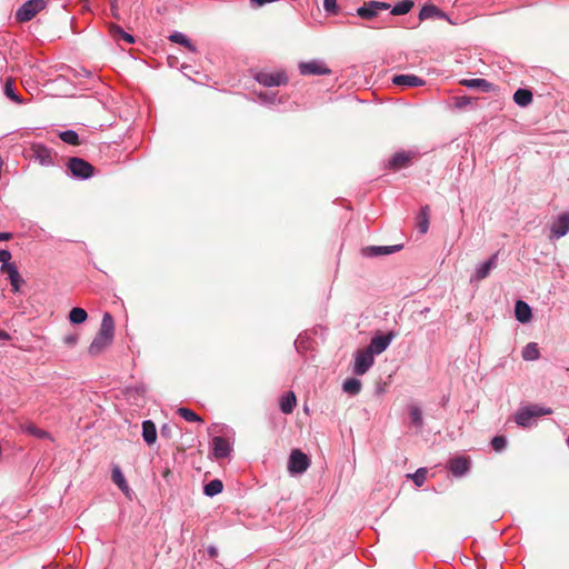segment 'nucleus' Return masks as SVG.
Instances as JSON below:
<instances>
[{
	"label": "nucleus",
	"instance_id": "nucleus-29",
	"mask_svg": "<svg viewBox=\"0 0 569 569\" xmlns=\"http://www.w3.org/2000/svg\"><path fill=\"white\" fill-rule=\"evenodd\" d=\"M68 318L71 323L80 325L87 320L88 313L84 309L76 307L70 310Z\"/></svg>",
	"mask_w": 569,
	"mask_h": 569
},
{
	"label": "nucleus",
	"instance_id": "nucleus-18",
	"mask_svg": "<svg viewBox=\"0 0 569 569\" xmlns=\"http://www.w3.org/2000/svg\"><path fill=\"white\" fill-rule=\"evenodd\" d=\"M112 342V339L96 335L94 339L92 340L91 345L88 348V352L91 356H98L100 355L110 343Z\"/></svg>",
	"mask_w": 569,
	"mask_h": 569
},
{
	"label": "nucleus",
	"instance_id": "nucleus-25",
	"mask_svg": "<svg viewBox=\"0 0 569 569\" xmlns=\"http://www.w3.org/2000/svg\"><path fill=\"white\" fill-rule=\"evenodd\" d=\"M515 102L520 107H527L532 101V92L527 89H518L513 94Z\"/></svg>",
	"mask_w": 569,
	"mask_h": 569
},
{
	"label": "nucleus",
	"instance_id": "nucleus-42",
	"mask_svg": "<svg viewBox=\"0 0 569 569\" xmlns=\"http://www.w3.org/2000/svg\"><path fill=\"white\" fill-rule=\"evenodd\" d=\"M491 446L496 451H501L506 447V439L502 436H496L491 440Z\"/></svg>",
	"mask_w": 569,
	"mask_h": 569
},
{
	"label": "nucleus",
	"instance_id": "nucleus-33",
	"mask_svg": "<svg viewBox=\"0 0 569 569\" xmlns=\"http://www.w3.org/2000/svg\"><path fill=\"white\" fill-rule=\"evenodd\" d=\"M402 248L401 244L390 247H369L367 250L373 256L390 254L399 251Z\"/></svg>",
	"mask_w": 569,
	"mask_h": 569
},
{
	"label": "nucleus",
	"instance_id": "nucleus-31",
	"mask_svg": "<svg viewBox=\"0 0 569 569\" xmlns=\"http://www.w3.org/2000/svg\"><path fill=\"white\" fill-rule=\"evenodd\" d=\"M413 6L415 3L412 0H402L393 6L391 13L393 16L407 14L413 8Z\"/></svg>",
	"mask_w": 569,
	"mask_h": 569
},
{
	"label": "nucleus",
	"instance_id": "nucleus-14",
	"mask_svg": "<svg viewBox=\"0 0 569 569\" xmlns=\"http://www.w3.org/2000/svg\"><path fill=\"white\" fill-rule=\"evenodd\" d=\"M497 261H498V252L492 254L488 259V261H486L479 268H477L471 280L480 281V280H483L485 278H487L489 276L490 271L497 267Z\"/></svg>",
	"mask_w": 569,
	"mask_h": 569
},
{
	"label": "nucleus",
	"instance_id": "nucleus-45",
	"mask_svg": "<svg viewBox=\"0 0 569 569\" xmlns=\"http://www.w3.org/2000/svg\"><path fill=\"white\" fill-rule=\"evenodd\" d=\"M173 428H174V426H171V425L162 426V428L160 430L161 437L170 438L172 436Z\"/></svg>",
	"mask_w": 569,
	"mask_h": 569
},
{
	"label": "nucleus",
	"instance_id": "nucleus-22",
	"mask_svg": "<svg viewBox=\"0 0 569 569\" xmlns=\"http://www.w3.org/2000/svg\"><path fill=\"white\" fill-rule=\"evenodd\" d=\"M296 405H297V398H296L295 392H292V391H288L286 395L282 396V398L280 400V409L286 415L292 413Z\"/></svg>",
	"mask_w": 569,
	"mask_h": 569
},
{
	"label": "nucleus",
	"instance_id": "nucleus-30",
	"mask_svg": "<svg viewBox=\"0 0 569 569\" xmlns=\"http://www.w3.org/2000/svg\"><path fill=\"white\" fill-rule=\"evenodd\" d=\"M169 40L186 47L191 52L197 51L196 46L192 44L191 41L187 38V36H184L183 33L176 32L169 37Z\"/></svg>",
	"mask_w": 569,
	"mask_h": 569
},
{
	"label": "nucleus",
	"instance_id": "nucleus-46",
	"mask_svg": "<svg viewBox=\"0 0 569 569\" xmlns=\"http://www.w3.org/2000/svg\"><path fill=\"white\" fill-rule=\"evenodd\" d=\"M11 259V253L8 250H0V262L2 266L10 264L9 260Z\"/></svg>",
	"mask_w": 569,
	"mask_h": 569
},
{
	"label": "nucleus",
	"instance_id": "nucleus-10",
	"mask_svg": "<svg viewBox=\"0 0 569 569\" xmlns=\"http://www.w3.org/2000/svg\"><path fill=\"white\" fill-rule=\"evenodd\" d=\"M299 70H300V73L305 74V76H307V74L320 76V74H329L331 72L330 69L327 68L325 63L317 61V60H312L309 62H301L299 64Z\"/></svg>",
	"mask_w": 569,
	"mask_h": 569
},
{
	"label": "nucleus",
	"instance_id": "nucleus-40",
	"mask_svg": "<svg viewBox=\"0 0 569 569\" xmlns=\"http://www.w3.org/2000/svg\"><path fill=\"white\" fill-rule=\"evenodd\" d=\"M408 477L413 480L416 486L421 487L427 478V469L419 468L413 475H408Z\"/></svg>",
	"mask_w": 569,
	"mask_h": 569
},
{
	"label": "nucleus",
	"instance_id": "nucleus-51",
	"mask_svg": "<svg viewBox=\"0 0 569 569\" xmlns=\"http://www.w3.org/2000/svg\"><path fill=\"white\" fill-rule=\"evenodd\" d=\"M430 309L429 308H426L422 312H429Z\"/></svg>",
	"mask_w": 569,
	"mask_h": 569
},
{
	"label": "nucleus",
	"instance_id": "nucleus-49",
	"mask_svg": "<svg viewBox=\"0 0 569 569\" xmlns=\"http://www.w3.org/2000/svg\"><path fill=\"white\" fill-rule=\"evenodd\" d=\"M171 475V470L169 468H166L163 471H162V477L164 479H168Z\"/></svg>",
	"mask_w": 569,
	"mask_h": 569
},
{
	"label": "nucleus",
	"instance_id": "nucleus-9",
	"mask_svg": "<svg viewBox=\"0 0 569 569\" xmlns=\"http://www.w3.org/2000/svg\"><path fill=\"white\" fill-rule=\"evenodd\" d=\"M29 152V158L34 159L41 166H50L53 163L51 150L43 144L33 143Z\"/></svg>",
	"mask_w": 569,
	"mask_h": 569
},
{
	"label": "nucleus",
	"instance_id": "nucleus-37",
	"mask_svg": "<svg viewBox=\"0 0 569 569\" xmlns=\"http://www.w3.org/2000/svg\"><path fill=\"white\" fill-rule=\"evenodd\" d=\"M59 137L63 142L71 146H79L81 143L78 133L73 130L63 131Z\"/></svg>",
	"mask_w": 569,
	"mask_h": 569
},
{
	"label": "nucleus",
	"instance_id": "nucleus-4",
	"mask_svg": "<svg viewBox=\"0 0 569 569\" xmlns=\"http://www.w3.org/2000/svg\"><path fill=\"white\" fill-rule=\"evenodd\" d=\"M68 169L74 177L81 179L90 178L94 173L93 166H91L88 161L77 157L69 159Z\"/></svg>",
	"mask_w": 569,
	"mask_h": 569
},
{
	"label": "nucleus",
	"instance_id": "nucleus-19",
	"mask_svg": "<svg viewBox=\"0 0 569 569\" xmlns=\"http://www.w3.org/2000/svg\"><path fill=\"white\" fill-rule=\"evenodd\" d=\"M213 443V455L216 458H224L227 457L230 451L231 447L230 443L222 437H214L212 440Z\"/></svg>",
	"mask_w": 569,
	"mask_h": 569
},
{
	"label": "nucleus",
	"instance_id": "nucleus-26",
	"mask_svg": "<svg viewBox=\"0 0 569 569\" xmlns=\"http://www.w3.org/2000/svg\"><path fill=\"white\" fill-rule=\"evenodd\" d=\"M110 33L116 39H123L127 43H133V36L127 33L120 26L111 23L109 26Z\"/></svg>",
	"mask_w": 569,
	"mask_h": 569
},
{
	"label": "nucleus",
	"instance_id": "nucleus-5",
	"mask_svg": "<svg viewBox=\"0 0 569 569\" xmlns=\"http://www.w3.org/2000/svg\"><path fill=\"white\" fill-rule=\"evenodd\" d=\"M373 353L367 348L357 350L355 355L353 372L358 376L365 375L373 365Z\"/></svg>",
	"mask_w": 569,
	"mask_h": 569
},
{
	"label": "nucleus",
	"instance_id": "nucleus-2",
	"mask_svg": "<svg viewBox=\"0 0 569 569\" xmlns=\"http://www.w3.org/2000/svg\"><path fill=\"white\" fill-rule=\"evenodd\" d=\"M44 7L46 2L43 0H29L17 10L16 19L19 22L30 21Z\"/></svg>",
	"mask_w": 569,
	"mask_h": 569
},
{
	"label": "nucleus",
	"instance_id": "nucleus-17",
	"mask_svg": "<svg viewBox=\"0 0 569 569\" xmlns=\"http://www.w3.org/2000/svg\"><path fill=\"white\" fill-rule=\"evenodd\" d=\"M569 231V212L559 216L558 220L551 227V233L556 238L563 237Z\"/></svg>",
	"mask_w": 569,
	"mask_h": 569
},
{
	"label": "nucleus",
	"instance_id": "nucleus-3",
	"mask_svg": "<svg viewBox=\"0 0 569 569\" xmlns=\"http://www.w3.org/2000/svg\"><path fill=\"white\" fill-rule=\"evenodd\" d=\"M310 466V459L300 449H293L288 461L290 473H303Z\"/></svg>",
	"mask_w": 569,
	"mask_h": 569
},
{
	"label": "nucleus",
	"instance_id": "nucleus-11",
	"mask_svg": "<svg viewBox=\"0 0 569 569\" xmlns=\"http://www.w3.org/2000/svg\"><path fill=\"white\" fill-rule=\"evenodd\" d=\"M1 271L8 274L12 291L18 292L21 286L24 284V280L19 273L17 267L14 264L1 266Z\"/></svg>",
	"mask_w": 569,
	"mask_h": 569
},
{
	"label": "nucleus",
	"instance_id": "nucleus-47",
	"mask_svg": "<svg viewBox=\"0 0 569 569\" xmlns=\"http://www.w3.org/2000/svg\"><path fill=\"white\" fill-rule=\"evenodd\" d=\"M12 238V233L10 232H0V240H10Z\"/></svg>",
	"mask_w": 569,
	"mask_h": 569
},
{
	"label": "nucleus",
	"instance_id": "nucleus-36",
	"mask_svg": "<svg viewBox=\"0 0 569 569\" xmlns=\"http://www.w3.org/2000/svg\"><path fill=\"white\" fill-rule=\"evenodd\" d=\"M22 430L31 436H34L37 438H49L51 439L50 435L42 430V429H39L37 426H34L33 423H28L26 426H22Z\"/></svg>",
	"mask_w": 569,
	"mask_h": 569
},
{
	"label": "nucleus",
	"instance_id": "nucleus-39",
	"mask_svg": "<svg viewBox=\"0 0 569 569\" xmlns=\"http://www.w3.org/2000/svg\"><path fill=\"white\" fill-rule=\"evenodd\" d=\"M178 413L189 422H201L202 418L192 410L181 407L178 409Z\"/></svg>",
	"mask_w": 569,
	"mask_h": 569
},
{
	"label": "nucleus",
	"instance_id": "nucleus-38",
	"mask_svg": "<svg viewBox=\"0 0 569 569\" xmlns=\"http://www.w3.org/2000/svg\"><path fill=\"white\" fill-rule=\"evenodd\" d=\"M409 415L411 422L416 427L421 428L423 423L421 409L418 406H410Z\"/></svg>",
	"mask_w": 569,
	"mask_h": 569
},
{
	"label": "nucleus",
	"instance_id": "nucleus-8",
	"mask_svg": "<svg viewBox=\"0 0 569 569\" xmlns=\"http://www.w3.org/2000/svg\"><path fill=\"white\" fill-rule=\"evenodd\" d=\"M416 153L412 151H398L396 152L388 162V168L392 171H398L402 168H407L411 164Z\"/></svg>",
	"mask_w": 569,
	"mask_h": 569
},
{
	"label": "nucleus",
	"instance_id": "nucleus-24",
	"mask_svg": "<svg viewBox=\"0 0 569 569\" xmlns=\"http://www.w3.org/2000/svg\"><path fill=\"white\" fill-rule=\"evenodd\" d=\"M111 478H112V481L119 487V489L127 496H129L130 493V488L120 470L119 467H114L112 469V475H111Z\"/></svg>",
	"mask_w": 569,
	"mask_h": 569
},
{
	"label": "nucleus",
	"instance_id": "nucleus-7",
	"mask_svg": "<svg viewBox=\"0 0 569 569\" xmlns=\"http://www.w3.org/2000/svg\"><path fill=\"white\" fill-rule=\"evenodd\" d=\"M256 80L263 84L264 87H274L286 84L288 82V77L284 72H258L256 74Z\"/></svg>",
	"mask_w": 569,
	"mask_h": 569
},
{
	"label": "nucleus",
	"instance_id": "nucleus-32",
	"mask_svg": "<svg viewBox=\"0 0 569 569\" xmlns=\"http://www.w3.org/2000/svg\"><path fill=\"white\" fill-rule=\"evenodd\" d=\"M223 489V483L219 479H213L209 483H207L203 488L204 495L209 497H213L218 493H220Z\"/></svg>",
	"mask_w": 569,
	"mask_h": 569
},
{
	"label": "nucleus",
	"instance_id": "nucleus-28",
	"mask_svg": "<svg viewBox=\"0 0 569 569\" xmlns=\"http://www.w3.org/2000/svg\"><path fill=\"white\" fill-rule=\"evenodd\" d=\"M461 84L468 88H478L483 92H488L492 84L485 79H467L462 80Z\"/></svg>",
	"mask_w": 569,
	"mask_h": 569
},
{
	"label": "nucleus",
	"instance_id": "nucleus-15",
	"mask_svg": "<svg viewBox=\"0 0 569 569\" xmlns=\"http://www.w3.org/2000/svg\"><path fill=\"white\" fill-rule=\"evenodd\" d=\"M392 82L402 87H421L425 80L415 74H397L392 78Z\"/></svg>",
	"mask_w": 569,
	"mask_h": 569
},
{
	"label": "nucleus",
	"instance_id": "nucleus-12",
	"mask_svg": "<svg viewBox=\"0 0 569 569\" xmlns=\"http://www.w3.org/2000/svg\"><path fill=\"white\" fill-rule=\"evenodd\" d=\"M448 468L453 476L461 477L469 470V459L462 456L451 458Z\"/></svg>",
	"mask_w": 569,
	"mask_h": 569
},
{
	"label": "nucleus",
	"instance_id": "nucleus-21",
	"mask_svg": "<svg viewBox=\"0 0 569 569\" xmlns=\"http://www.w3.org/2000/svg\"><path fill=\"white\" fill-rule=\"evenodd\" d=\"M515 313L518 321L525 323L531 319V309L525 301H517L515 307Z\"/></svg>",
	"mask_w": 569,
	"mask_h": 569
},
{
	"label": "nucleus",
	"instance_id": "nucleus-16",
	"mask_svg": "<svg viewBox=\"0 0 569 569\" xmlns=\"http://www.w3.org/2000/svg\"><path fill=\"white\" fill-rule=\"evenodd\" d=\"M431 18L449 20L447 14L442 10H440L437 6L425 4L419 12V19L421 21H423V20L431 19Z\"/></svg>",
	"mask_w": 569,
	"mask_h": 569
},
{
	"label": "nucleus",
	"instance_id": "nucleus-44",
	"mask_svg": "<svg viewBox=\"0 0 569 569\" xmlns=\"http://www.w3.org/2000/svg\"><path fill=\"white\" fill-rule=\"evenodd\" d=\"M62 341L68 347H73L78 342V335L77 333H69L62 337Z\"/></svg>",
	"mask_w": 569,
	"mask_h": 569
},
{
	"label": "nucleus",
	"instance_id": "nucleus-23",
	"mask_svg": "<svg viewBox=\"0 0 569 569\" xmlns=\"http://www.w3.org/2000/svg\"><path fill=\"white\" fill-rule=\"evenodd\" d=\"M142 437L148 445H152L156 442L157 429H156V425L152 421H150V420L143 421Z\"/></svg>",
	"mask_w": 569,
	"mask_h": 569
},
{
	"label": "nucleus",
	"instance_id": "nucleus-50",
	"mask_svg": "<svg viewBox=\"0 0 569 569\" xmlns=\"http://www.w3.org/2000/svg\"><path fill=\"white\" fill-rule=\"evenodd\" d=\"M208 552H209L210 557H212V558L218 555V551L214 547L209 548Z\"/></svg>",
	"mask_w": 569,
	"mask_h": 569
},
{
	"label": "nucleus",
	"instance_id": "nucleus-43",
	"mask_svg": "<svg viewBox=\"0 0 569 569\" xmlns=\"http://www.w3.org/2000/svg\"><path fill=\"white\" fill-rule=\"evenodd\" d=\"M323 8L329 13H338L337 0H323Z\"/></svg>",
	"mask_w": 569,
	"mask_h": 569
},
{
	"label": "nucleus",
	"instance_id": "nucleus-48",
	"mask_svg": "<svg viewBox=\"0 0 569 569\" xmlns=\"http://www.w3.org/2000/svg\"><path fill=\"white\" fill-rule=\"evenodd\" d=\"M9 338H10L9 333L7 331L0 329V339L8 340Z\"/></svg>",
	"mask_w": 569,
	"mask_h": 569
},
{
	"label": "nucleus",
	"instance_id": "nucleus-35",
	"mask_svg": "<svg viewBox=\"0 0 569 569\" xmlns=\"http://www.w3.org/2000/svg\"><path fill=\"white\" fill-rule=\"evenodd\" d=\"M343 391L350 393V395H357L361 390V381L356 378L347 379L343 382Z\"/></svg>",
	"mask_w": 569,
	"mask_h": 569
},
{
	"label": "nucleus",
	"instance_id": "nucleus-27",
	"mask_svg": "<svg viewBox=\"0 0 569 569\" xmlns=\"http://www.w3.org/2000/svg\"><path fill=\"white\" fill-rule=\"evenodd\" d=\"M429 212L430 207L428 204L423 206L418 216V228L421 233H426L429 228Z\"/></svg>",
	"mask_w": 569,
	"mask_h": 569
},
{
	"label": "nucleus",
	"instance_id": "nucleus-1",
	"mask_svg": "<svg viewBox=\"0 0 569 569\" xmlns=\"http://www.w3.org/2000/svg\"><path fill=\"white\" fill-rule=\"evenodd\" d=\"M551 412L552 411L549 408H543L537 405H530L519 409L515 416V420L519 426L526 428L530 426L532 419L550 415Z\"/></svg>",
	"mask_w": 569,
	"mask_h": 569
},
{
	"label": "nucleus",
	"instance_id": "nucleus-6",
	"mask_svg": "<svg viewBox=\"0 0 569 569\" xmlns=\"http://www.w3.org/2000/svg\"><path fill=\"white\" fill-rule=\"evenodd\" d=\"M390 4L382 1H367L357 9V14L365 20H372L379 13V11L388 10Z\"/></svg>",
	"mask_w": 569,
	"mask_h": 569
},
{
	"label": "nucleus",
	"instance_id": "nucleus-20",
	"mask_svg": "<svg viewBox=\"0 0 569 569\" xmlns=\"http://www.w3.org/2000/svg\"><path fill=\"white\" fill-rule=\"evenodd\" d=\"M114 322L110 313L106 312L102 317L101 326L98 335L113 339Z\"/></svg>",
	"mask_w": 569,
	"mask_h": 569
},
{
	"label": "nucleus",
	"instance_id": "nucleus-41",
	"mask_svg": "<svg viewBox=\"0 0 569 569\" xmlns=\"http://www.w3.org/2000/svg\"><path fill=\"white\" fill-rule=\"evenodd\" d=\"M4 93L12 101L18 102V103L21 102L20 97L13 90V84H12V80L11 79H7V81L4 83Z\"/></svg>",
	"mask_w": 569,
	"mask_h": 569
},
{
	"label": "nucleus",
	"instance_id": "nucleus-34",
	"mask_svg": "<svg viewBox=\"0 0 569 569\" xmlns=\"http://www.w3.org/2000/svg\"><path fill=\"white\" fill-rule=\"evenodd\" d=\"M540 356V352H539V349H538V346L537 343H528L523 351H522V357L525 360H528V361H533V360H537Z\"/></svg>",
	"mask_w": 569,
	"mask_h": 569
},
{
	"label": "nucleus",
	"instance_id": "nucleus-13",
	"mask_svg": "<svg viewBox=\"0 0 569 569\" xmlns=\"http://www.w3.org/2000/svg\"><path fill=\"white\" fill-rule=\"evenodd\" d=\"M392 337L393 335L391 332L386 336L373 337L367 349L370 350V352H372L373 355H379L388 348L392 340Z\"/></svg>",
	"mask_w": 569,
	"mask_h": 569
}]
</instances>
